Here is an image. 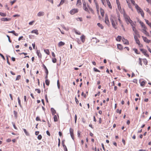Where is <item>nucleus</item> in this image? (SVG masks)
<instances>
[{
  "mask_svg": "<svg viewBox=\"0 0 151 151\" xmlns=\"http://www.w3.org/2000/svg\"><path fill=\"white\" fill-rule=\"evenodd\" d=\"M83 9L86 11L88 12L89 13V11H90L91 13L93 14H94V12L92 9L88 5L86 4V2L85 0H83Z\"/></svg>",
  "mask_w": 151,
  "mask_h": 151,
  "instance_id": "obj_1",
  "label": "nucleus"
},
{
  "mask_svg": "<svg viewBox=\"0 0 151 151\" xmlns=\"http://www.w3.org/2000/svg\"><path fill=\"white\" fill-rule=\"evenodd\" d=\"M110 20L113 27L116 29L117 28V25L118 24L116 17L113 15H111Z\"/></svg>",
  "mask_w": 151,
  "mask_h": 151,
  "instance_id": "obj_2",
  "label": "nucleus"
},
{
  "mask_svg": "<svg viewBox=\"0 0 151 151\" xmlns=\"http://www.w3.org/2000/svg\"><path fill=\"white\" fill-rule=\"evenodd\" d=\"M135 8L137 10V12L138 13H140L141 16L143 17H144V13L142 9L138 5H136Z\"/></svg>",
  "mask_w": 151,
  "mask_h": 151,
  "instance_id": "obj_3",
  "label": "nucleus"
},
{
  "mask_svg": "<svg viewBox=\"0 0 151 151\" xmlns=\"http://www.w3.org/2000/svg\"><path fill=\"white\" fill-rule=\"evenodd\" d=\"M124 17L125 19V21L127 24H129V22H130L132 20L131 19L130 17L127 15L124 14Z\"/></svg>",
  "mask_w": 151,
  "mask_h": 151,
  "instance_id": "obj_4",
  "label": "nucleus"
},
{
  "mask_svg": "<svg viewBox=\"0 0 151 151\" xmlns=\"http://www.w3.org/2000/svg\"><path fill=\"white\" fill-rule=\"evenodd\" d=\"M79 10L78 9H71L69 13L71 15H73L75 14L76 13L78 12Z\"/></svg>",
  "mask_w": 151,
  "mask_h": 151,
  "instance_id": "obj_5",
  "label": "nucleus"
},
{
  "mask_svg": "<svg viewBox=\"0 0 151 151\" xmlns=\"http://www.w3.org/2000/svg\"><path fill=\"white\" fill-rule=\"evenodd\" d=\"M94 2L96 6L97 13L98 14H99V6L96 0H94Z\"/></svg>",
  "mask_w": 151,
  "mask_h": 151,
  "instance_id": "obj_6",
  "label": "nucleus"
},
{
  "mask_svg": "<svg viewBox=\"0 0 151 151\" xmlns=\"http://www.w3.org/2000/svg\"><path fill=\"white\" fill-rule=\"evenodd\" d=\"M132 30L134 32V33L133 34V35L138 36V37H139L140 35L139 34V32L136 30V28L135 27H133V29H132Z\"/></svg>",
  "mask_w": 151,
  "mask_h": 151,
  "instance_id": "obj_7",
  "label": "nucleus"
},
{
  "mask_svg": "<svg viewBox=\"0 0 151 151\" xmlns=\"http://www.w3.org/2000/svg\"><path fill=\"white\" fill-rule=\"evenodd\" d=\"M140 50L147 57H149V55L147 54V51L146 50L143 49H140Z\"/></svg>",
  "mask_w": 151,
  "mask_h": 151,
  "instance_id": "obj_8",
  "label": "nucleus"
},
{
  "mask_svg": "<svg viewBox=\"0 0 151 151\" xmlns=\"http://www.w3.org/2000/svg\"><path fill=\"white\" fill-rule=\"evenodd\" d=\"M70 136L73 139H74V131L73 129L70 128Z\"/></svg>",
  "mask_w": 151,
  "mask_h": 151,
  "instance_id": "obj_9",
  "label": "nucleus"
},
{
  "mask_svg": "<svg viewBox=\"0 0 151 151\" xmlns=\"http://www.w3.org/2000/svg\"><path fill=\"white\" fill-rule=\"evenodd\" d=\"M105 23L108 26H109L110 25L109 21L107 15L105 17Z\"/></svg>",
  "mask_w": 151,
  "mask_h": 151,
  "instance_id": "obj_10",
  "label": "nucleus"
},
{
  "mask_svg": "<svg viewBox=\"0 0 151 151\" xmlns=\"http://www.w3.org/2000/svg\"><path fill=\"white\" fill-rule=\"evenodd\" d=\"M142 39L144 40V41L146 43H150L151 41L150 40H149L146 37H144L143 36H142Z\"/></svg>",
  "mask_w": 151,
  "mask_h": 151,
  "instance_id": "obj_11",
  "label": "nucleus"
},
{
  "mask_svg": "<svg viewBox=\"0 0 151 151\" xmlns=\"http://www.w3.org/2000/svg\"><path fill=\"white\" fill-rule=\"evenodd\" d=\"M81 0H77L76 6L78 7H80L81 6Z\"/></svg>",
  "mask_w": 151,
  "mask_h": 151,
  "instance_id": "obj_12",
  "label": "nucleus"
},
{
  "mask_svg": "<svg viewBox=\"0 0 151 151\" xmlns=\"http://www.w3.org/2000/svg\"><path fill=\"white\" fill-rule=\"evenodd\" d=\"M122 41L123 43L124 44H126V45H129V41L125 39L124 38H123L122 39Z\"/></svg>",
  "mask_w": 151,
  "mask_h": 151,
  "instance_id": "obj_13",
  "label": "nucleus"
},
{
  "mask_svg": "<svg viewBox=\"0 0 151 151\" xmlns=\"http://www.w3.org/2000/svg\"><path fill=\"white\" fill-rule=\"evenodd\" d=\"M106 1L107 2V5L109 7L110 9H112V7L110 2L109 0H106Z\"/></svg>",
  "mask_w": 151,
  "mask_h": 151,
  "instance_id": "obj_14",
  "label": "nucleus"
},
{
  "mask_svg": "<svg viewBox=\"0 0 151 151\" xmlns=\"http://www.w3.org/2000/svg\"><path fill=\"white\" fill-rule=\"evenodd\" d=\"M116 3L117 5L118 8L119 10L121 9V5L119 0H116Z\"/></svg>",
  "mask_w": 151,
  "mask_h": 151,
  "instance_id": "obj_15",
  "label": "nucleus"
},
{
  "mask_svg": "<svg viewBox=\"0 0 151 151\" xmlns=\"http://www.w3.org/2000/svg\"><path fill=\"white\" fill-rule=\"evenodd\" d=\"M37 54L39 58H41L42 57V55L40 52V50H37Z\"/></svg>",
  "mask_w": 151,
  "mask_h": 151,
  "instance_id": "obj_16",
  "label": "nucleus"
},
{
  "mask_svg": "<svg viewBox=\"0 0 151 151\" xmlns=\"http://www.w3.org/2000/svg\"><path fill=\"white\" fill-rule=\"evenodd\" d=\"M146 82H145L144 81H140V85L142 87H144L145 86V84L146 83Z\"/></svg>",
  "mask_w": 151,
  "mask_h": 151,
  "instance_id": "obj_17",
  "label": "nucleus"
},
{
  "mask_svg": "<svg viewBox=\"0 0 151 151\" xmlns=\"http://www.w3.org/2000/svg\"><path fill=\"white\" fill-rule=\"evenodd\" d=\"M45 13L44 12H40L37 14V16L39 17L43 16L44 15Z\"/></svg>",
  "mask_w": 151,
  "mask_h": 151,
  "instance_id": "obj_18",
  "label": "nucleus"
},
{
  "mask_svg": "<svg viewBox=\"0 0 151 151\" xmlns=\"http://www.w3.org/2000/svg\"><path fill=\"white\" fill-rule=\"evenodd\" d=\"M51 111L52 115H55L56 113V111L53 108H51Z\"/></svg>",
  "mask_w": 151,
  "mask_h": 151,
  "instance_id": "obj_19",
  "label": "nucleus"
},
{
  "mask_svg": "<svg viewBox=\"0 0 151 151\" xmlns=\"http://www.w3.org/2000/svg\"><path fill=\"white\" fill-rule=\"evenodd\" d=\"M100 12L101 15L103 17L104 14V10L101 8L100 9Z\"/></svg>",
  "mask_w": 151,
  "mask_h": 151,
  "instance_id": "obj_20",
  "label": "nucleus"
},
{
  "mask_svg": "<svg viewBox=\"0 0 151 151\" xmlns=\"http://www.w3.org/2000/svg\"><path fill=\"white\" fill-rule=\"evenodd\" d=\"M10 20V19L8 18H2L1 19V20L3 21H9Z\"/></svg>",
  "mask_w": 151,
  "mask_h": 151,
  "instance_id": "obj_21",
  "label": "nucleus"
},
{
  "mask_svg": "<svg viewBox=\"0 0 151 151\" xmlns=\"http://www.w3.org/2000/svg\"><path fill=\"white\" fill-rule=\"evenodd\" d=\"M129 23L132 26V29H133V27H135V25L132 20L129 22Z\"/></svg>",
  "mask_w": 151,
  "mask_h": 151,
  "instance_id": "obj_22",
  "label": "nucleus"
},
{
  "mask_svg": "<svg viewBox=\"0 0 151 151\" xmlns=\"http://www.w3.org/2000/svg\"><path fill=\"white\" fill-rule=\"evenodd\" d=\"M65 44V43L62 41H60L58 43V46L59 47H60L63 45H64Z\"/></svg>",
  "mask_w": 151,
  "mask_h": 151,
  "instance_id": "obj_23",
  "label": "nucleus"
},
{
  "mask_svg": "<svg viewBox=\"0 0 151 151\" xmlns=\"http://www.w3.org/2000/svg\"><path fill=\"white\" fill-rule=\"evenodd\" d=\"M97 25L101 29H104V27L100 23H98Z\"/></svg>",
  "mask_w": 151,
  "mask_h": 151,
  "instance_id": "obj_24",
  "label": "nucleus"
},
{
  "mask_svg": "<svg viewBox=\"0 0 151 151\" xmlns=\"http://www.w3.org/2000/svg\"><path fill=\"white\" fill-rule=\"evenodd\" d=\"M117 48L120 50H122L123 49L122 45L120 44H117Z\"/></svg>",
  "mask_w": 151,
  "mask_h": 151,
  "instance_id": "obj_25",
  "label": "nucleus"
},
{
  "mask_svg": "<svg viewBox=\"0 0 151 151\" xmlns=\"http://www.w3.org/2000/svg\"><path fill=\"white\" fill-rule=\"evenodd\" d=\"M80 38L82 42H84L85 40V36L84 35H83Z\"/></svg>",
  "mask_w": 151,
  "mask_h": 151,
  "instance_id": "obj_26",
  "label": "nucleus"
},
{
  "mask_svg": "<svg viewBox=\"0 0 151 151\" xmlns=\"http://www.w3.org/2000/svg\"><path fill=\"white\" fill-rule=\"evenodd\" d=\"M31 33H35L37 34V35H38V31L37 29H35L33 30L31 32Z\"/></svg>",
  "mask_w": 151,
  "mask_h": 151,
  "instance_id": "obj_27",
  "label": "nucleus"
},
{
  "mask_svg": "<svg viewBox=\"0 0 151 151\" xmlns=\"http://www.w3.org/2000/svg\"><path fill=\"white\" fill-rule=\"evenodd\" d=\"M142 29L141 30V31L143 32H146V30H147V28L146 26L143 27H142Z\"/></svg>",
  "mask_w": 151,
  "mask_h": 151,
  "instance_id": "obj_28",
  "label": "nucleus"
},
{
  "mask_svg": "<svg viewBox=\"0 0 151 151\" xmlns=\"http://www.w3.org/2000/svg\"><path fill=\"white\" fill-rule=\"evenodd\" d=\"M143 62L145 65H147L148 63V61L145 58L142 59Z\"/></svg>",
  "mask_w": 151,
  "mask_h": 151,
  "instance_id": "obj_29",
  "label": "nucleus"
},
{
  "mask_svg": "<svg viewBox=\"0 0 151 151\" xmlns=\"http://www.w3.org/2000/svg\"><path fill=\"white\" fill-rule=\"evenodd\" d=\"M145 22L151 28V23L150 22L147 20H146Z\"/></svg>",
  "mask_w": 151,
  "mask_h": 151,
  "instance_id": "obj_30",
  "label": "nucleus"
},
{
  "mask_svg": "<svg viewBox=\"0 0 151 151\" xmlns=\"http://www.w3.org/2000/svg\"><path fill=\"white\" fill-rule=\"evenodd\" d=\"M122 39V37L121 36H118L116 38V40L118 41H120Z\"/></svg>",
  "mask_w": 151,
  "mask_h": 151,
  "instance_id": "obj_31",
  "label": "nucleus"
},
{
  "mask_svg": "<svg viewBox=\"0 0 151 151\" xmlns=\"http://www.w3.org/2000/svg\"><path fill=\"white\" fill-rule=\"evenodd\" d=\"M66 0H61L60 4L58 6L62 5L65 2Z\"/></svg>",
  "mask_w": 151,
  "mask_h": 151,
  "instance_id": "obj_32",
  "label": "nucleus"
},
{
  "mask_svg": "<svg viewBox=\"0 0 151 151\" xmlns=\"http://www.w3.org/2000/svg\"><path fill=\"white\" fill-rule=\"evenodd\" d=\"M44 52L47 55H49L50 54V52L48 49H45L44 50Z\"/></svg>",
  "mask_w": 151,
  "mask_h": 151,
  "instance_id": "obj_33",
  "label": "nucleus"
},
{
  "mask_svg": "<svg viewBox=\"0 0 151 151\" xmlns=\"http://www.w3.org/2000/svg\"><path fill=\"white\" fill-rule=\"evenodd\" d=\"M133 50L137 54H140V52H138V51L137 50L136 48H133Z\"/></svg>",
  "mask_w": 151,
  "mask_h": 151,
  "instance_id": "obj_34",
  "label": "nucleus"
},
{
  "mask_svg": "<svg viewBox=\"0 0 151 151\" xmlns=\"http://www.w3.org/2000/svg\"><path fill=\"white\" fill-rule=\"evenodd\" d=\"M53 119L55 122H57L58 120L57 116L56 115H54Z\"/></svg>",
  "mask_w": 151,
  "mask_h": 151,
  "instance_id": "obj_35",
  "label": "nucleus"
},
{
  "mask_svg": "<svg viewBox=\"0 0 151 151\" xmlns=\"http://www.w3.org/2000/svg\"><path fill=\"white\" fill-rule=\"evenodd\" d=\"M131 1L132 3L135 6V7H136V5H137V4H136L135 3V1L134 0H130Z\"/></svg>",
  "mask_w": 151,
  "mask_h": 151,
  "instance_id": "obj_36",
  "label": "nucleus"
},
{
  "mask_svg": "<svg viewBox=\"0 0 151 151\" xmlns=\"http://www.w3.org/2000/svg\"><path fill=\"white\" fill-rule=\"evenodd\" d=\"M118 20L120 24L123 23L122 22L120 19V16L119 15L118 16Z\"/></svg>",
  "mask_w": 151,
  "mask_h": 151,
  "instance_id": "obj_37",
  "label": "nucleus"
},
{
  "mask_svg": "<svg viewBox=\"0 0 151 151\" xmlns=\"http://www.w3.org/2000/svg\"><path fill=\"white\" fill-rule=\"evenodd\" d=\"M45 83L47 85L49 86L50 84V81L48 79H46L45 80Z\"/></svg>",
  "mask_w": 151,
  "mask_h": 151,
  "instance_id": "obj_38",
  "label": "nucleus"
},
{
  "mask_svg": "<svg viewBox=\"0 0 151 151\" xmlns=\"http://www.w3.org/2000/svg\"><path fill=\"white\" fill-rule=\"evenodd\" d=\"M127 4H128L129 7V8H130L131 9H132V6L131 5V4L130 2L129 1V2H127Z\"/></svg>",
  "mask_w": 151,
  "mask_h": 151,
  "instance_id": "obj_39",
  "label": "nucleus"
},
{
  "mask_svg": "<svg viewBox=\"0 0 151 151\" xmlns=\"http://www.w3.org/2000/svg\"><path fill=\"white\" fill-rule=\"evenodd\" d=\"M137 44L139 46L140 45V43L139 39L135 40Z\"/></svg>",
  "mask_w": 151,
  "mask_h": 151,
  "instance_id": "obj_40",
  "label": "nucleus"
},
{
  "mask_svg": "<svg viewBox=\"0 0 151 151\" xmlns=\"http://www.w3.org/2000/svg\"><path fill=\"white\" fill-rule=\"evenodd\" d=\"M142 59L140 58H139V64L141 66L142 65Z\"/></svg>",
  "mask_w": 151,
  "mask_h": 151,
  "instance_id": "obj_41",
  "label": "nucleus"
},
{
  "mask_svg": "<svg viewBox=\"0 0 151 151\" xmlns=\"http://www.w3.org/2000/svg\"><path fill=\"white\" fill-rule=\"evenodd\" d=\"M0 15L2 17H5L6 16V14L2 12H0Z\"/></svg>",
  "mask_w": 151,
  "mask_h": 151,
  "instance_id": "obj_42",
  "label": "nucleus"
},
{
  "mask_svg": "<svg viewBox=\"0 0 151 151\" xmlns=\"http://www.w3.org/2000/svg\"><path fill=\"white\" fill-rule=\"evenodd\" d=\"M103 5L104 6H105L106 5V0H101Z\"/></svg>",
  "mask_w": 151,
  "mask_h": 151,
  "instance_id": "obj_43",
  "label": "nucleus"
},
{
  "mask_svg": "<svg viewBox=\"0 0 151 151\" xmlns=\"http://www.w3.org/2000/svg\"><path fill=\"white\" fill-rule=\"evenodd\" d=\"M144 34H145L147 36H149L150 35L148 32H147V30H146V32H143Z\"/></svg>",
  "mask_w": 151,
  "mask_h": 151,
  "instance_id": "obj_44",
  "label": "nucleus"
},
{
  "mask_svg": "<svg viewBox=\"0 0 151 151\" xmlns=\"http://www.w3.org/2000/svg\"><path fill=\"white\" fill-rule=\"evenodd\" d=\"M14 116L16 118H17V112H16L15 111H14Z\"/></svg>",
  "mask_w": 151,
  "mask_h": 151,
  "instance_id": "obj_45",
  "label": "nucleus"
},
{
  "mask_svg": "<svg viewBox=\"0 0 151 151\" xmlns=\"http://www.w3.org/2000/svg\"><path fill=\"white\" fill-rule=\"evenodd\" d=\"M35 91H37L38 93H40L41 92V91L39 89H35Z\"/></svg>",
  "mask_w": 151,
  "mask_h": 151,
  "instance_id": "obj_46",
  "label": "nucleus"
},
{
  "mask_svg": "<svg viewBox=\"0 0 151 151\" xmlns=\"http://www.w3.org/2000/svg\"><path fill=\"white\" fill-rule=\"evenodd\" d=\"M23 130H24V132H25V133L26 135H29V134L28 133L27 131L25 129H23Z\"/></svg>",
  "mask_w": 151,
  "mask_h": 151,
  "instance_id": "obj_47",
  "label": "nucleus"
},
{
  "mask_svg": "<svg viewBox=\"0 0 151 151\" xmlns=\"http://www.w3.org/2000/svg\"><path fill=\"white\" fill-rule=\"evenodd\" d=\"M146 11L150 14L151 15V12L148 8H147Z\"/></svg>",
  "mask_w": 151,
  "mask_h": 151,
  "instance_id": "obj_48",
  "label": "nucleus"
},
{
  "mask_svg": "<svg viewBox=\"0 0 151 151\" xmlns=\"http://www.w3.org/2000/svg\"><path fill=\"white\" fill-rule=\"evenodd\" d=\"M52 62L53 63H55L56 62L57 60L56 58H52Z\"/></svg>",
  "mask_w": 151,
  "mask_h": 151,
  "instance_id": "obj_49",
  "label": "nucleus"
},
{
  "mask_svg": "<svg viewBox=\"0 0 151 151\" xmlns=\"http://www.w3.org/2000/svg\"><path fill=\"white\" fill-rule=\"evenodd\" d=\"M75 32L77 35H80L81 34V32H78L77 30H75Z\"/></svg>",
  "mask_w": 151,
  "mask_h": 151,
  "instance_id": "obj_50",
  "label": "nucleus"
},
{
  "mask_svg": "<svg viewBox=\"0 0 151 151\" xmlns=\"http://www.w3.org/2000/svg\"><path fill=\"white\" fill-rule=\"evenodd\" d=\"M134 38L135 40H137L138 39V37H138V36L135 35H134Z\"/></svg>",
  "mask_w": 151,
  "mask_h": 151,
  "instance_id": "obj_51",
  "label": "nucleus"
},
{
  "mask_svg": "<svg viewBox=\"0 0 151 151\" xmlns=\"http://www.w3.org/2000/svg\"><path fill=\"white\" fill-rule=\"evenodd\" d=\"M42 136L41 135H39L37 137V139L39 140H41L42 139Z\"/></svg>",
  "mask_w": 151,
  "mask_h": 151,
  "instance_id": "obj_52",
  "label": "nucleus"
},
{
  "mask_svg": "<svg viewBox=\"0 0 151 151\" xmlns=\"http://www.w3.org/2000/svg\"><path fill=\"white\" fill-rule=\"evenodd\" d=\"M93 70L94 71H95V72H100V71L99 70H98L97 69H96V68H93Z\"/></svg>",
  "mask_w": 151,
  "mask_h": 151,
  "instance_id": "obj_53",
  "label": "nucleus"
},
{
  "mask_svg": "<svg viewBox=\"0 0 151 151\" xmlns=\"http://www.w3.org/2000/svg\"><path fill=\"white\" fill-rule=\"evenodd\" d=\"M77 119V116L76 114L75 115V123H76Z\"/></svg>",
  "mask_w": 151,
  "mask_h": 151,
  "instance_id": "obj_54",
  "label": "nucleus"
},
{
  "mask_svg": "<svg viewBox=\"0 0 151 151\" xmlns=\"http://www.w3.org/2000/svg\"><path fill=\"white\" fill-rule=\"evenodd\" d=\"M35 22L34 21H32L30 22H29V24L30 25H32L33 23Z\"/></svg>",
  "mask_w": 151,
  "mask_h": 151,
  "instance_id": "obj_55",
  "label": "nucleus"
},
{
  "mask_svg": "<svg viewBox=\"0 0 151 151\" xmlns=\"http://www.w3.org/2000/svg\"><path fill=\"white\" fill-rule=\"evenodd\" d=\"M140 23L142 27H144L145 26V24L143 22H140Z\"/></svg>",
  "mask_w": 151,
  "mask_h": 151,
  "instance_id": "obj_56",
  "label": "nucleus"
},
{
  "mask_svg": "<svg viewBox=\"0 0 151 151\" xmlns=\"http://www.w3.org/2000/svg\"><path fill=\"white\" fill-rule=\"evenodd\" d=\"M81 95L82 96H83L85 98H86V94H84V92H82V93H81Z\"/></svg>",
  "mask_w": 151,
  "mask_h": 151,
  "instance_id": "obj_57",
  "label": "nucleus"
},
{
  "mask_svg": "<svg viewBox=\"0 0 151 151\" xmlns=\"http://www.w3.org/2000/svg\"><path fill=\"white\" fill-rule=\"evenodd\" d=\"M57 85H58V88H59L60 87V85L59 82V81L58 80L57 81Z\"/></svg>",
  "mask_w": 151,
  "mask_h": 151,
  "instance_id": "obj_58",
  "label": "nucleus"
},
{
  "mask_svg": "<svg viewBox=\"0 0 151 151\" xmlns=\"http://www.w3.org/2000/svg\"><path fill=\"white\" fill-rule=\"evenodd\" d=\"M6 36L8 38V40H9V42H12V41L11 40H10V37H9V36L8 35H6Z\"/></svg>",
  "mask_w": 151,
  "mask_h": 151,
  "instance_id": "obj_59",
  "label": "nucleus"
},
{
  "mask_svg": "<svg viewBox=\"0 0 151 151\" xmlns=\"http://www.w3.org/2000/svg\"><path fill=\"white\" fill-rule=\"evenodd\" d=\"M133 82L134 83H135L137 84V80L136 79H134L133 80Z\"/></svg>",
  "mask_w": 151,
  "mask_h": 151,
  "instance_id": "obj_60",
  "label": "nucleus"
},
{
  "mask_svg": "<svg viewBox=\"0 0 151 151\" xmlns=\"http://www.w3.org/2000/svg\"><path fill=\"white\" fill-rule=\"evenodd\" d=\"M75 101H76V104H78L79 101H78V100L77 99L76 97H75Z\"/></svg>",
  "mask_w": 151,
  "mask_h": 151,
  "instance_id": "obj_61",
  "label": "nucleus"
},
{
  "mask_svg": "<svg viewBox=\"0 0 151 151\" xmlns=\"http://www.w3.org/2000/svg\"><path fill=\"white\" fill-rule=\"evenodd\" d=\"M122 110H119V109H117L116 110V112L117 113H119V114H121V113Z\"/></svg>",
  "mask_w": 151,
  "mask_h": 151,
  "instance_id": "obj_62",
  "label": "nucleus"
},
{
  "mask_svg": "<svg viewBox=\"0 0 151 151\" xmlns=\"http://www.w3.org/2000/svg\"><path fill=\"white\" fill-rule=\"evenodd\" d=\"M16 1V0H14L12 1H11V5H12L14 3L15 1Z\"/></svg>",
  "mask_w": 151,
  "mask_h": 151,
  "instance_id": "obj_63",
  "label": "nucleus"
},
{
  "mask_svg": "<svg viewBox=\"0 0 151 151\" xmlns=\"http://www.w3.org/2000/svg\"><path fill=\"white\" fill-rule=\"evenodd\" d=\"M45 70V73H46V74L48 75V71L47 69Z\"/></svg>",
  "mask_w": 151,
  "mask_h": 151,
  "instance_id": "obj_64",
  "label": "nucleus"
}]
</instances>
